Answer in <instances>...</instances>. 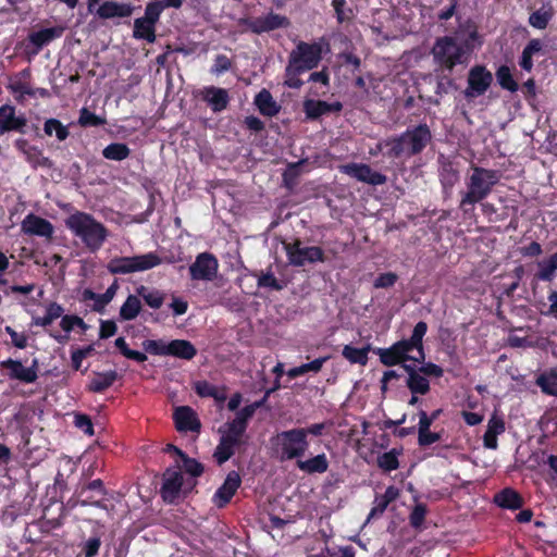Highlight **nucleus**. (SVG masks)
Returning <instances> with one entry per match:
<instances>
[{
    "label": "nucleus",
    "mask_w": 557,
    "mask_h": 557,
    "mask_svg": "<svg viewBox=\"0 0 557 557\" xmlns=\"http://www.w3.org/2000/svg\"><path fill=\"white\" fill-rule=\"evenodd\" d=\"M260 406H261V403H259V401H256L253 404L245 406L243 409L237 411L235 419L233 421H231L230 423L245 432L247 429L248 421L252 418L256 410Z\"/></svg>",
    "instance_id": "c9c22d12"
},
{
    "label": "nucleus",
    "mask_w": 557,
    "mask_h": 557,
    "mask_svg": "<svg viewBox=\"0 0 557 557\" xmlns=\"http://www.w3.org/2000/svg\"><path fill=\"white\" fill-rule=\"evenodd\" d=\"M182 484V472L176 469H168L163 474V484L161 488L162 498L166 503H173L181 493Z\"/></svg>",
    "instance_id": "dca6fc26"
},
{
    "label": "nucleus",
    "mask_w": 557,
    "mask_h": 557,
    "mask_svg": "<svg viewBox=\"0 0 557 557\" xmlns=\"http://www.w3.org/2000/svg\"><path fill=\"white\" fill-rule=\"evenodd\" d=\"M182 460L184 470L193 476H199L202 473L203 467L197 460L188 458L186 455L182 457Z\"/></svg>",
    "instance_id": "5fc2aeb1"
},
{
    "label": "nucleus",
    "mask_w": 557,
    "mask_h": 557,
    "mask_svg": "<svg viewBox=\"0 0 557 557\" xmlns=\"http://www.w3.org/2000/svg\"><path fill=\"white\" fill-rule=\"evenodd\" d=\"M16 147L26 156L27 160L32 162L34 165L40 166H49L50 161L48 158L44 157L35 147H30L25 140H17Z\"/></svg>",
    "instance_id": "2f4dec72"
},
{
    "label": "nucleus",
    "mask_w": 557,
    "mask_h": 557,
    "mask_svg": "<svg viewBox=\"0 0 557 557\" xmlns=\"http://www.w3.org/2000/svg\"><path fill=\"white\" fill-rule=\"evenodd\" d=\"M432 134L426 124L408 128L401 135L385 141L387 156L391 158L409 159L419 154L431 143Z\"/></svg>",
    "instance_id": "20e7f679"
},
{
    "label": "nucleus",
    "mask_w": 557,
    "mask_h": 557,
    "mask_svg": "<svg viewBox=\"0 0 557 557\" xmlns=\"http://www.w3.org/2000/svg\"><path fill=\"white\" fill-rule=\"evenodd\" d=\"M389 503H387V500L382 495L376 496L374 499V506L368 516V521L380 517L385 511Z\"/></svg>",
    "instance_id": "4d7b16f0"
},
{
    "label": "nucleus",
    "mask_w": 557,
    "mask_h": 557,
    "mask_svg": "<svg viewBox=\"0 0 557 557\" xmlns=\"http://www.w3.org/2000/svg\"><path fill=\"white\" fill-rule=\"evenodd\" d=\"M174 419L176 428L181 432H198L200 430V421L196 412L188 406L177 407L174 411Z\"/></svg>",
    "instance_id": "6ab92c4d"
},
{
    "label": "nucleus",
    "mask_w": 557,
    "mask_h": 557,
    "mask_svg": "<svg viewBox=\"0 0 557 557\" xmlns=\"http://www.w3.org/2000/svg\"><path fill=\"white\" fill-rule=\"evenodd\" d=\"M65 28L63 26H54L51 28H45L39 32L32 33L28 36L29 41L36 46L37 50H40L45 45L50 41L60 38Z\"/></svg>",
    "instance_id": "5701e85b"
},
{
    "label": "nucleus",
    "mask_w": 557,
    "mask_h": 557,
    "mask_svg": "<svg viewBox=\"0 0 557 557\" xmlns=\"http://www.w3.org/2000/svg\"><path fill=\"white\" fill-rule=\"evenodd\" d=\"M426 507L423 504H417L410 513V524L413 528H419L425 518Z\"/></svg>",
    "instance_id": "6e6d98bb"
},
{
    "label": "nucleus",
    "mask_w": 557,
    "mask_h": 557,
    "mask_svg": "<svg viewBox=\"0 0 557 557\" xmlns=\"http://www.w3.org/2000/svg\"><path fill=\"white\" fill-rule=\"evenodd\" d=\"M154 25L143 17L136 18L134 22V37L145 39L148 42L156 40Z\"/></svg>",
    "instance_id": "72a5a7b5"
},
{
    "label": "nucleus",
    "mask_w": 557,
    "mask_h": 557,
    "mask_svg": "<svg viewBox=\"0 0 557 557\" xmlns=\"http://www.w3.org/2000/svg\"><path fill=\"white\" fill-rule=\"evenodd\" d=\"M116 324L113 321H102L100 325V337L109 338L116 333Z\"/></svg>",
    "instance_id": "69168bd1"
},
{
    "label": "nucleus",
    "mask_w": 557,
    "mask_h": 557,
    "mask_svg": "<svg viewBox=\"0 0 557 557\" xmlns=\"http://www.w3.org/2000/svg\"><path fill=\"white\" fill-rule=\"evenodd\" d=\"M60 325L65 332H70L76 326L83 330L87 329L84 320L77 315H63Z\"/></svg>",
    "instance_id": "8fccbe9b"
},
{
    "label": "nucleus",
    "mask_w": 557,
    "mask_h": 557,
    "mask_svg": "<svg viewBox=\"0 0 557 557\" xmlns=\"http://www.w3.org/2000/svg\"><path fill=\"white\" fill-rule=\"evenodd\" d=\"M231 67V62L226 55L219 54L215 58L213 71L215 73H223Z\"/></svg>",
    "instance_id": "774afa93"
},
{
    "label": "nucleus",
    "mask_w": 557,
    "mask_h": 557,
    "mask_svg": "<svg viewBox=\"0 0 557 557\" xmlns=\"http://www.w3.org/2000/svg\"><path fill=\"white\" fill-rule=\"evenodd\" d=\"M487 432L493 434H502L505 431V423L500 418L493 416L487 423Z\"/></svg>",
    "instance_id": "0e129e2a"
},
{
    "label": "nucleus",
    "mask_w": 557,
    "mask_h": 557,
    "mask_svg": "<svg viewBox=\"0 0 557 557\" xmlns=\"http://www.w3.org/2000/svg\"><path fill=\"white\" fill-rule=\"evenodd\" d=\"M458 178H459V174H458L457 170H455L453 168V165L445 164L442 168L441 182H442L444 188H451L458 182Z\"/></svg>",
    "instance_id": "c03bdc74"
},
{
    "label": "nucleus",
    "mask_w": 557,
    "mask_h": 557,
    "mask_svg": "<svg viewBox=\"0 0 557 557\" xmlns=\"http://www.w3.org/2000/svg\"><path fill=\"white\" fill-rule=\"evenodd\" d=\"M499 180L498 171L473 165L471 174L466 180L467 189L461 193L459 208L465 213L472 211L475 203L484 200L492 193Z\"/></svg>",
    "instance_id": "f03ea898"
},
{
    "label": "nucleus",
    "mask_w": 557,
    "mask_h": 557,
    "mask_svg": "<svg viewBox=\"0 0 557 557\" xmlns=\"http://www.w3.org/2000/svg\"><path fill=\"white\" fill-rule=\"evenodd\" d=\"M117 379L115 371L96 372L90 380L88 388L90 392L100 393L109 388Z\"/></svg>",
    "instance_id": "c85d7f7f"
},
{
    "label": "nucleus",
    "mask_w": 557,
    "mask_h": 557,
    "mask_svg": "<svg viewBox=\"0 0 557 557\" xmlns=\"http://www.w3.org/2000/svg\"><path fill=\"white\" fill-rule=\"evenodd\" d=\"M370 350V346L363 348H355L350 345H346L343 348L342 355L351 363H358L360 366H366L368 362V352Z\"/></svg>",
    "instance_id": "e433bc0d"
},
{
    "label": "nucleus",
    "mask_w": 557,
    "mask_h": 557,
    "mask_svg": "<svg viewBox=\"0 0 557 557\" xmlns=\"http://www.w3.org/2000/svg\"><path fill=\"white\" fill-rule=\"evenodd\" d=\"M277 447L280 460L300 459L309 448L308 438H305L302 428L283 431L272 438Z\"/></svg>",
    "instance_id": "39448f33"
},
{
    "label": "nucleus",
    "mask_w": 557,
    "mask_h": 557,
    "mask_svg": "<svg viewBox=\"0 0 557 557\" xmlns=\"http://www.w3.org/2000/svg\"><path fill=\"white\" fill-rule=\"evenodd\" d=\"M496 77L499 85L507 90L516 91L518 89V84L512 78L510 70L508 66L503 65L496 72Z\"/></svg>",
    "instance_id": "a19ab883"
},
{
    "label": "nucleus",
    "mask_w": 557,
    "mask_h": 557,
    "mask_svg": "<svg viewBox=\"0 0 557 557\" xmlns=\"http://www.w3.org/2000/svg\"><path fill=\"white\" fill-rule=\"evenodd\" d=\"M397 281V275L393 272L383 273L374 281L375 288H387L393 286Z\"/></svg>",
    "instance_id": "13d9d810"
},
{
    "label": "nucleus",
    "mask_w": 557,
    "mask_h": 557,
    "mask_svg": "<svg viewBox=\"0 0 557 557\" xmlns=\"http://www.w3.org/2000/svg\"><path fill=\"white\" fill-rule=\"evenodd\" d=\"M162 11V5L159 4L158 1L150 2L146 5L145 16H143V18L156 25V23L159 21Z\"/></svg>",
    "instance_id": "3c124183"
},
{
    "label": "nucleus",
    "mask_w": 557,
    "mask_h": 557,
    "mask_svg": "<svg viewBox=\"0 0 557 557\" xmlns=\"http://www.w3.org/2000/svg\"><path fill=\"white\" fill-rule=\"evenodd\" d=\"M492 73L483 66H474L470 70L468 76L467 97H476L483 95L492 83Z\"/></svg>",
    "instance_id": "4468645a"
},
{
    "label": "nucleus",
    "mask_w": 557,
    "mask_h": 557,
    "mask_svg": "<svg viewBox=\"0 0 557 557\" xmlns=\"http://www.w3.org/2000/svg\"><path fill=\"white\" fill-rule=\"evenodd\" d=\"M137 294L144 298L150 308L159 309L163 305L164 295L157 289L140 286L137 288Z\"/></svg>",
    "instance_id": "58836bf2"
},
{
    "label": "nucleus",
    "mask_w": 557,
    "mask_h": 557,
    "mask_svg": "<svg viewBox=\"0 0 557 557\" xmlns=\"http://www.w3.org/2000/svg\"><path fill=\"white\" fill-rule=\"evenodd\" d=\"M258 286L259 287H269L274 290H281L283 288V285L278 283L276 277L271 272L263 273L259 276Z\"/></svg>",
    "instance_id": "864d4df0"
},
{
    "label": "nucleus",
    "mask_w": 557,
    "mask_h": 557,
    "mask_svg": "<svg viewBox=\"0 0 557 557\" xmlns=\"http://www.w3.org/2000/svg\"><path fill=\"white\" fill-rule=\"evenodd\" d=\"M332 4L339 23L349 21L352 17V10L346 7V0H333Z\"/></svg>",
    "instance_id": "09e8293b"
},
{
    "label": "nucleus",
    "mask_w": 557,
    "mask_h": 557,
    "mask_svg": "<svg viewBox=\"0 0 557 557\" xmlns=\"http://www.w3.org/2000/svg\"><path fill=\"white\" fill-rule=\"evenodd\" d=\"M75 426L81 429L84 433L88 435L94 434V426L91 420L86 414L75 416Z\"/></svg>",
    "instance_id": "bf43d9fd"
},
{
    "label": "nucleus",
    "mask_w": 557,
    "mask_h": 557,
    "mask_svg": "<svg viewBox=\"0 0 557 557\" xmlns=\"http://www.w3.org/2000/svg\"><path fill=\"white\" fill-rule=\"evenodd\" d=\"M297 467L300 471L314 474V473H324L329 469V460L325 454H320L314 456L313 458L307 460H297Z\"/></svg>",
    "instance_id": "b1692460"
},
{
    "label": "nucleus",
    "mask_w": 557,
    "mask_h": 557,
    "mask_svg": "<svg viewBox=\"0 0 557 557\" xmlns=\"http://www.w3.org/2000/svg\"><path fill=\"white\" fill-rule=\"evenodd\" d=\"M326 360H327V357H322V358H318L309 363L301 364V368H304V374L307 372L318 373L322 369V367Z\"/></svg>",
    "instance_id": "338daca9"
},
{
    "label": "nucleus",
    "mask_w": 557,
    "mask_h": 557,
    "mask_svg": "<svg viewBox=\"0 0 557 557\" xmlns=\"http://www.w3.org/2000/svg\"><path fill=\"white\" fill-rule=\"evenodd\" d=\"M441 440V435L438 433L430 432V430L419 433L418 442L420 446H428L433 443H436Z\"/></svg>",
    "instance_id": "e2e57ef3"
},
{
    "label": "nucleus",
    "mask_w": 557,
    "mask_h": 557,
    "mask_svg": "<svg viewBox=\"0 0 557 557\" xmlns=\"http://www.w3.org/2000/svg\"><path fill=\"white\" fill-rule=\"evenodd\" d=\"M141 310L140 299L135 295H129L120 309V318L123 321L134 320Z\"/></svg>",
    "instance_id": "473e14b6"
},
{
    "label": "nucleus",
    "mask_w": 557,
    "mask_h": 557,
    "mask_svg": "<svg viewBox=\"0 0 557 557\" xmlns=\"http://www.w3.org/2000/svg\"><path fill=\"white\" fill-rule=\"evenodd\" d=\"M196 394L200 397H212L219 403H223L226 399L225 387H216L208 381H196L193 384Z\"/></svg>",
    "instance_id": "bb28decb"
},
{
    "label": "nucleus",
    "mask_w": 557,
    "mask_h": 557,
    "mask_svg": "<svg viewBox=\"0 0 557 557\" xmlns=\"http://www.w3.org/2000/svg\"><path fill=\"white\" fill-rule=\"evenodd\" d=\"M26 125L23 116L15 115V109L5 104L0 107V135L10 131H21Z\"/></svg>",
    "instance_id": "aec40b11"
},
{
    "label": "nucleus",
    "mask_w": 557,
    "mask_h": 557,
    "mask_svg": "<svg viewBox=\"0 0 557 557\" xmlns=\"http://www.w3.org/2000/svg\"><path fill=\"white\" fill-rule=\"evenodd\" d=\"M288 261L292 265L302 267L306 263H313L317 261H323V250L320 247L301 246L299 240L294 243L284 244Z\"/></svg>",
    "instance_id": "9d476101"
},
{
    "label": "nucleus",
    "mask_w": 557,
    "mask_h": 557,
    "mask_svg": "<svg viewBox=\"0 0 557 557\" xmlns=\"http://www.w3.org/2000/svg\"><path fill=\"white\" fill-rule=\"evenodd\" d=\"M339 169L341 172L369 185H383L387 181L384 174L373 171L370 165L364 163H348L342 165Z\"/></svg>",
    "instance_id": "ddd939ff"
},
{
    "label": "nucleus",
    "mask_w": 557,
    "mask_h": 557,
    "mask_svg": "<svg viewBox=\"0 0 557 557\" xmlns=\"http://www.w3.org/2000/svg\"><path fill=\"white\" fill-rule=\"evenodd\" d=\"M134 8L131 3L106 1L97 10L101 18L127 17L133 14Z\"/></svg>",
    "instance_id": "412c9836"
},
{
    "label": "nucleus",
    "mask_w": 557,
    "mask_h": 557,
    "mask_svg": "<svg viewBox=\"0 0 557 557\" xmlns=\"http://www.w3.org/2000/svg\"><path fill=\"white\" fill-rule=\"evenodd\" d=\"M431 53L434 62L448 71H451L458 64H462L466 59L463 46L451 36L437 38Z\"/></svg>",
    "instance_id": "423d86ee"
},
{
    "label": "nucleus",
    "mask_w": 557,
    "mask_h": 557,
    "mask_svg": "<svg viewBox=\"0 0 557 557\" xmlns=\"http://www.w3.org/2000/svg\"><path fill=\"white\" fill-rule=\"evenodd\" d=\"M117 290V284L113 283L103 294H98L97 304H95V310H102L115 296Z\"/></svg>",
    "instance_id": "de8ad7c7"
},
{
    "label": "nucleus",
    "mask_w": 557,
    "mask_h": 557,
    "mask_svg": "<svg viewBox=\"0 0 557 557\" xmlns=\"http://www.w3.org/2000/svg\"><path fill=\"white\" fill-rule=\"evenodd\" d=\"M78 123L82 126H100L106 123V120L90 112L86 108L81 110Z\"/></svg>",
    "instance_id": "a18cd8bd"
},
{
    "label": "nucleus",
    "mask_w": 557,
    "mask_h": 557,
    "mask_svg": "<svg viewBox=\"0 0 557 557\" xmlns=\"http://www.w3.org/2000/svg\"><path fill=\"white\" fill-rule=\"evenodd\" d=\"M255 103L258 107L260 113L267 116H274L280 111V106L267 89H262L256 96Z\"/></svg>",
    "instance_id": "cd10ccee"
},
{
    "label": "nucleus",
    "mask_w": 557,
    "mask_h": 557,
    "mask_svg": "<svg viewBox=\"0 0 557 557\" xmlns=\"http://www.w3.org/2000/svg\"><path fill=\"white\" fill-rule=\"evenodd\" d=\"M218 259L210 252L199 253L189 267L190 278L195 281H213L218 275Z\"/></svg>",
    "instance_id": "9b49d317"
},
{
    "label": "nucleus",
    "mask_w": 557,
    "mask_h": 557,
    "mask_svg": "<svg viewBox=\"0 0 557 557\" xmlns=\"http://www.w3.org/2000/svg\"><path fill=\"white\" fill-rule=\"evenodd\" d=\"M64 222L71 233L92 252L99 250L108 237L106 226L86 212L76 211L70 214Z\"/></svg>",
    "instance_id": "7ed1b4c3"
},
{
    "label": "nucleus",
    "mask_w": 557,
    "mask_h": 557,
    "mask_svg": "<svg viewBox=\"0 0 557 557\" xmlns=\"http://www.w3.org/2000/svg\"><path fill=\"white\" fill-rule=\"evenodd\" d=\"M242 25L247 26L252 33L261 34L271 32L277 28H285L289 25V21L286 16L269 13L263 16L253 18H244L239 22Z\"/></svg>",
    "instance_id": "f8f14e48"
},
{
    "label": "nucleus",
    "mask_w": 557,
    "mask_h": 557,
    "mask_svg": "<svg viewBox=\"0 0 557 557\" xmlns=\"http://www.w3.org/2000/svg\"><path fill=\"white\" fill-rule=\"evenodd\" d=\"M322 58L320 44L299 42L289 54V64L286 67L288 74H300L318 66Z\"/></svg>",
    "instance_id": "6e6552de"
},
{
    "label": "nucleus",
    "mask_w": 557,
    "mask_h": 557,
    "mask_svg": "<svg viewBox=\"0 0 557 557\" xmlns=\"http://www.w3.org/2000/svg\"><path fill=\"white\" fill-rule=\"evenodd\" d=\"M397 453L391 450L377 457V466L384 471H393L399 467Z\"/></svg>",
    "instance_id": "79ce46f5"
},
{
    "label": "nucleus",
    "mask_w": 557,
    "mask_h": 557,
    "mask_svg": "<svg viewBox=\"0 0 557 557\" xmlns=\"http://www.w3.org/2000/svg\"><path fill=\"white\" fill-rule=\"evenodd\" d=\"M495 503L503 508L518 509L522 506L521 496L511 488H505L495 495Z\"/></svg>",
    "instance_id": "c756f323"
},
{
    "label": "nucleus",
    "mask_w": 557,
    "mask_h": 557,
    "mask_svg": "<svg viewBox=\"0 0 557 557\" xmlns=\"http://www.w3.org/2000/svg\"><path fill=\"white\" fill-rule=\"evenodd\" d=\"M162 258L154 251L132 257H120L112 259L108 270L112 274H131L153 269L162 263Z\"/></svg>",
    "instance_id": "0eeeda50"
},
{
    "label": "nucleus",
    "mask_w": 557,
    "mask_h": 557,
    "mask_svg": "<svg viewBox=\"0 0 557 557\" xmlns=\"http://www.w3.org/2000/svg\"><path fill=\"white\" fill-rule=\"evenodd\" d=\"M537 265L540 271L537 272L536 277L544 282L553 281L556 269L553 267L549 260L547 259L545 261H541Z\"/></svg>",
    "instance_id": "603ef678"
},
{
    "label": "nucleus",
    "mask_w": 557,
    "mask_h": 557,
    "mask_svg": "<svg viewBox=\"0 0 557 557\" xmlns=\"http://www.w3.org/2000/svg\"><path fill=\"white\" fill-rule=\"evenodd\" d=\"M424 376L425 375H429V376H435V377H440L443 375V369L441 367H438L437 364L435 363H425L419 368H417Z\"/></svg>",
    "instance_id": "680f3d73"
},
{
    "label": "nucleus",
    "mask_w": 557,
    "mask_h": 557,
    "mask_svg": "<svg viewBox=\"0 0 557 557\" xmlns=\"http://www.w3.org/2000/svg\"><path fill=\"white\" fill-rule=\"evenodd\" d=\"M144 349L151 354L157 356H168V343L162 339H147L143 343Z\"/></svg>",
    "instance_id": "37998d69"
},
{
    "label": "nucleus",
    "mask_w": 557,
    "mask_h": 557,
    "mask_svg": "<svg viewBox=\"0 0 557 557\" xmlns=\"http://www.w3.org/2000/svg\"><path fill=\"white\" fill-rule=\"evenodd\" d=\"M304 110L309 119H317L331 111H341L342 104L339 102L327 103L321 100H307L304 103Z\"/></svg>",
    "instance_id": "4be33fe9"
},
{
    "label": "nucleus",
    "mask_w": 557,
    "mask_h": 557,
    "mask_svg": "<svg viewBox=\"0 0 557 557\" xmlns=\"http://www.w3.org/2000/svg\"><path fill=\"white\" fill-rule=\"evenodd\" d=\"M101 541L99 537H91L84 544L85 557H96L99 552Z\"/></svg>",
    "instance_id": "052dcab7"
},
{
    "label": "nucleus",
    "mask_w": 557,
    "mask_h": 557,
    "mask_svg": "<svg viewBox=\"0 0 557 557\" xmlns=\"http://www.w3.org/2000/svg\"><path fill=\"white\" fill-rule=\"evenodd\" d=\"M22 231L28 235H36L49 238L53 234V226L46 219L39 218L34 214H28L22 222Z\"/></svg>",
    "instance_id": "a211bd4d"
},
{
    "label": "nucleus",
    "mask_w": 557,
    "mask_h": 557,
    "mask_svg": "<svg viewBox=\"0 0 557 557\" xmlns=\"http://www.w3.org/2000/svg\"><path fill=\"white\" fill-rule=\"evenodd\" d=\"M219 432L221 438L213 456L218 463L222 465L234 455L235 448L242 445L245 432L228 422L221 426Z\"/></svg>",
    "instance_id": "1a4fd4ad"
},
{
    "label": "nucleus",
    "mask_w": 557,
    "mask_h": 557,
    "mask_svg": "<svg viewBox=\"0 0 557 557\" xmlns=\"http://www.w3.org/2000/svg\"><path fill=\"white\" fill-rule=\"evenodd\" d=\"M1 366L10 370V377L24 383H34L38 375V360L34 359L30 367L26 368L21 361L8 359L2 361Z\"/></svg>",
    "instance_id": "2eb2a0df"
},
{
    "label": "nucleus",
    "mask_w": 557,
    "mask_h": 557,
    "mask_svg": "<svg viewBox=\"0 0 557 557\" xmlns=\"http://www.w3.org/2000/svg\"><path fill=\"white\" fill-rule=\"evenodd\" d=\"M240 485V476L236 471H231L224 483L218 488L213 495V503L219 508L224 507L236 493Z\"/></svg>",
    "instance_id": "f3484780"
},
{
    "label": "nucleus",
    "mask_w": 557,
    "mask_h": 557,
    "mask_svg": "<svg viewBox=\"0 0 557 557\" xmlns=\"http://www.w3.org/2000/svg\"><path fill=\"white\" fill-rule=\"evenodd\" d=\"M131 149L122 143H113L102 150V156L108 160L122 161L128 158Z\"/></svg>",
    "instance_id": "4c0bfd02"
},
{
    "label": "nucleus",
    "mask_w": 557,
    "mask_h": 557,
    "mask_svg": "<svg viewBox=\"0 0 557 557\" xmlns=\"http://www.w3.org/2000/svg\"><path fill=\"white\" fill-rule=\"evenodd\" d=\"M536 385L540 386L543 393L557 396V382L544 373L536 379Z\"/></svg>",
    "instance_id": "49530a36"
},
{
    "label": "nucleus",
    "mask_w": 557,
    "mask_h": 557,
    "mask_svg": "<svg viewBox=\"0 0 557 557\" xmlns=\"http://www.w3.org/2000/svg\"><path fill=\"white\" fill-rule=\"evenodd\" d=\"M203 98L214 112L224 110L230 99L227 91L218 87L207 88Z\"/></svg>",
    "instance_id": "a878e982"
},
{
    "label": "nucleus",
    "mask_w": 557,
    "mask_h": 557,
    "mask_svg": "<svg viewBox=\"0 0 557 557\" xmlns=\"http://www.w3.org/2000/svg\"><path fill=\"white\" fill-rule=\"evenodd\" d=\"M44 131L48 136L54 134L60 141L65 140L69 136L67 127L57 119L47 120L44 125Z\"/></svg>",
    "instance_id": "ea45409f"
},
{
    "label": "nucleus",
    "mask_w": 557,
    "mask_h": 557,
    "mask_svg": "<svg viewBox=\"0 0 557 557\" xmlns=\"http://www.w3.org/2000/svg\"><path fill=\"white\" fill-rule=\"evenodd\" d=\"M554 16V9L550 5H543L529 16V24L536 29H545Z\"/></svg>",
    "instance_id": "7c9ffc66"
},
{
    "label": "nucleus",
    "mask_w": 557,
    "mask_h": 557,
    "mask_svg": "<svg viewBox=\"0 0 557 557\" xmlns=\"http://www.w3.org/2000/svg\"><path fill=\"white\" fill-rule=\"evenodd\" d=\"M426 330V323L420 321L416 324L410 338L396 342L388 348H377L375 350L384 366L392 367L403 363V368L408 374L406 385L412 394L425 395L430 391L428 379L417 369V366L404 363L407 360L414 362L424 361L425 354L422 339Z\"/></svg>",
    "instance_id": "f257e3e1"
},
{
    "label": "nucleus",
    "mask_w": 557,
    "mask_h": 557,
    "mask_svg": "<svg viewBox=\"0 0 557 557\" xmlns=\"http://www.w3.org/2000/svg\"><path fill=\"white\" fill-rule=\"evenodd\" d=\"M168 356H173L185 360L193 359L197 354L195 346L186 339H173L168 343Z\"/></svg>",
    "instance_id": "393cba45"
},
{
    "label": "nucleus",
    "mask_w": 557,
    "mask_h": 557,
    "mask_svg": "<svg viewBox=\"0 0 557 557\" xmlns=\"http://www.w3.org/2000/svg\"><path fill=\"white\" fill-rule=\"evenodd\" d=\"M64 309L57 302H51L48 305L46 309V314L44 317H34L33 324L37 326H48L54 320L62 317Z\"/></svg>",
    "instance_id": "f704fd0d"
}]
</instances>
